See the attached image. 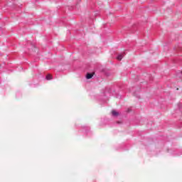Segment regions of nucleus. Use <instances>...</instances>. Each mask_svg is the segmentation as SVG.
Wrapping results in <instances>:
<instances>
[{"label": "nucleus", "mask_w": 182, "mask_h": 182, "mask_svg": "<svg viewBox=\"0 0 182 182\" xmlns=\"http://www.w3.org/2000/svg\"><path fill=\"white\" fill-rule=\"evenodd\" d=\"M46 79H47V80H52V79H53L52 75H50V74L47 75L46 76Z\"/></svg>", "instance_id": "2"}, {"label": "nucleus", "mask_w": 182, "mask_h": 182, "mask_svg": "<svg viewBox=\"0 0 182 182\" xmlns=\"http://www.w3.org/2000/svg\"><path fill=\"white\" fill-rule=\"evenodd\" d=\"M112 116H119V112H117L115 110H112Z\"/></svg>", "instance_id": "3"}, {"label": "nucleus", "mask_w": 182, "mask_h": 182, "mask_svg": "<svg viewBox=\"0 0 182 182\" xmlns=\"http://www.w3.org/2000/svg\"><path fill=\"white\" fill-rule=\"evenodd\" d=\"M93 75H95V73H87L86 75V78L87 79H92V77H93Z\"/></svg>", "instance_id": "1"}, {"label": "nucleus", "mask_w": 182, "mask_h": 182, "mask_svg": "<svg viewBox=\"0 0 182 182\" xmlns=\"http://www.w3.org/2000/svg\"><path fill=\"white\" fill-rule=\"evenodd\" d=\"M117 60H122V59H123V55H119L117 57Z\"/></svg>", "instance_id": "4"}]
</instances>
